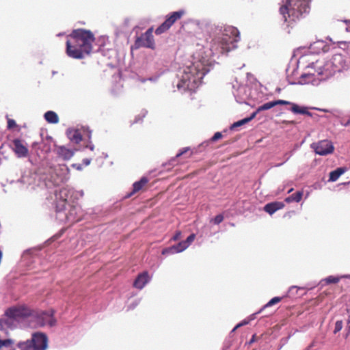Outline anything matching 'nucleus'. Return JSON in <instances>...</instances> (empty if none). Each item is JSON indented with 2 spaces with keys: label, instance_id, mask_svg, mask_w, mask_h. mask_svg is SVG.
<instances>
[{
  "label": "nucleus",
  "instance_id": "nucleus-1",
  "mask_svg": "<svg viewBox=\"0 0 350 350\" xmlns=\"http://www.w3.org/2000/svg\"><path fill=\"white\" fill-rule=\"evenodd\" d=\"M94 41V35L90 30L74 29L67 37L66 53L73 59H83L92 53Z\"/></svg>",
  "mask_w": 350,
  "mask_h": 350
},
{
  "label": "nucleus",
  "instance_id": "nucleus-2",
  "mask_svg": "<svg viewBox=\"0 0 350 350\" xmlns=\"http://www.w3.org/2000/svg\"><path fill=\"white\" fill-rule=\"evenodd\" d=\"M309 10L310 0H285L280 8V13L287 26L293 27L294 23L309 12Z\"/></svg>",
  "mask_w": 350,
  "mask_h": 350
},
{
  "label": "nucleus",
  "instance_id": "nucleus-3",
  "mask_svg": "<svg viewBox=\"0 0 350 350\" xmlns=\"http://www.w3.org/2000/svg\"><path fill=\"white\" fill-rule=\"evenodd\" d=\"M207 70L200 62H196L187 66L177 84L178 90H193L202 82Z\"/></svg>",
  "mask_w": 350,
  "mask_h": 350
},
{
  "label": "nucleus",
  "instance_id": "nucleus-4",
  "mask_svg": "<svg viewBox=\"0 0 350 350\" xmlns=\"http://www.w3.org/2000/svg\"><path fill=\"white\" fill-rule=\"evenodd\" d=\"M240 39L239 30L234 27L225 29L224 33L214 38L211 44V50L213 54L219 55L229 52L234 47V43Z\"/></svg>",
  "mask_w": 350,
  "mask_h": 350
},
{
  "label": "nucleus",
  "instance_id": "nucleus-5",
  "mask_svg": "<svg viewBox=\"0 0 350 350\" xmlns=\"http://www.w3.org/2000/svg\"><path fill=\"white\" fill-rule=\"evenodd\" d=\"M291 105V111L294 113L297 114H307L310 116L311 113L307 110L306 107H300L298 105L291 103L290 101L284 100H276L271 102L266 103L260 106H259L256 111H254L255 113V117L256 116L257 113L260 111L268 110L271 108L276 106V105Z\"/></svg>",
  "mask_w": 350,
  "mask_h": 350
},
{
  "label": "nucleus",
  "instance_id": "nucleus-6",
  "mask_svg": "<svg viewBox=\"0 0 350 350\" xmlns=\"http://www.w3.org/2000/svg\"><path fill=\"white\" fill-rule=\"evenodd\" d=\"M5 314L9 319L19 322L33 316V310L25 305H19L8 308Z\"/></svg>",
  "mask_w": 350,
  "mask_h": 350
},
{
  "label": "nucleus",
  "instance_id": "nucleus-7",
  "mask_svg": "<svg viewBox=\"0 0 350 350\" xmlns=\"http://www.w3.org/2000/svg\"><path fill=\"white\" fill-rule=\"evenodd\" d=\"M185 14L184 10H179L172 12L166 18V20L155 30L157 35H160L167 31L178 20L180 19Z\"/></svg>",
  "mask_w": 350,
  "mask_h": 350
},
{
  "label": "nucleus",
  "instance_id": "nucleus-8",
  "mask_svg": "<svg viewBox=\"0 0 350 350\" xmlns=\"http://www.w3.org/2000/svg\"><path fill=\"white\" fill-rule=\"evenodd\" d=\"M153 28H149L144 33L137 37L135 41V46L137 49L140 47L154 49L155 46L154 40L152 35Z\"/></svg>",
  "mask_w": 350,
  "mask_h": 350
},
{
  "label": "nucleus",
  "instance_id": "nucleus-9",
  "mask_svg": "<svg viewBox=\"0 0 350 350\" xmlns=\"http://www.w3.org/2000/svg\"><path fill=\"white\" fill-rule=\"evenodd\" d=\"M311 148L314 150L316 154L319 155H327L332 154L334 150L332 142L327 139L312 143Z\"/></svg>",
  "mask_w": 350,
  "mask_h": 350
},
{
  "label": "nucleus",
  "instance_id": "nucleus-10",
  "mask_svg": "<svg viewBox=\"0 0 350 350\" xmlns=\"http://www.w3.org/2000/svg\"><path fill=\"white\" fill-rule=\"evenodd\" d=\"M29 342L33 350H46L48 346V338L46 334L40 332L34 333Z\"/></svg>",
  "mask_w": 350,
  "mask_h": 350
},
{
  "label": "nucleus",
  "instance_id": "nucleus-11",
  "mask_svg": "<svg viewBox=\"0 0 350 350\" xmlns=\"http://www.w3.org/2000/svg\"><path fill=\"white\" fill-rule=\"evenodd\" d=\"M32 317L36 319L37 325L40 327H43L46 325L53 327L56 323V320L53 317V311L42 312L40 314H37L36 315H34L33 313Z\"/></svg>",
  "mask_w": 350,
  "mask_h": 350
},
{
  "label": "nucleus",
  "instance_id": "nucleus-12",
  "mask_svg": "<svg viewBox=\"0 0 350 350\" xmlns=\"http://www.w3.org/2000/svg\"><path fill=\"white\" fill-rule=\"evenodd\" d=\"M14 146V151L18 157H26L28 155V149L25 146L22 142L18 139L13 140Z\"/></svg>",
  "mask_w": 350,
  "mask_h": 350
},
{
  "label": "nucleus",
  "instance_id": "nucleus-13",
  "mask_svg": "<svg viewBox=\"0 0 350 350\" xmlns=\"http://www.w3.org/2000/svg\"><path fill=\"white\" fill-rule=\"evenodd\" d=\"M284 207V202L276 201L267 204L264 206V211L269 215H273L275 212L283 208Z\"/></svg>",
  "mask_w": 350,
  "mask_h": 350
},
{
  "label": "nucleus",
  "instance_id": "nucleus-14",
  "mask_svg": "<svg viewBox=\"0 0 350 350\" xmlns=\"http://www.w3.org/2000/svg\"><path fill=\"white\" fill-rule=\"evenodd\" d=\"M148 282V273L147 271H144L137 275L134 281V287L142 289Z\"/></svg>",
  "mask_w": 350,
  "mask_h": 350
},
{
  "label": "nucleus",
  "instance_id": "nucleus-15",
  "mask_svg": "<svg viewBox=\"0 0 350 350\" xmlns=\"http://www.w3.org/2000/svg\"><path fill=\"white\" fill-rule=\"evenodd\" d=\"M148 183V179L146 177H142L139 181H137L133 185L132 191L126 195L127 198H129L135 193L141 191Z\"/></svg>",
  "mask_w": 350,
  "mask_h": 350
},
{
  "label": "nucleus",
  "instance_id": "nucleus-16",
  "mask_svg": "<svg viewBox=\"0 0 350 350\" xmlns=\"http://www.w3.org/2000/svg\"><path fill=\"white\" fill-rule=\"evenodd\" d=\"M57 154L64 160H69L73 156V152L65 146H58Z\"/></svg>",
  "mask_w": 350,
  "mask_h": 350
},
{
  "label": "nucleus",
  "instance_id": "nucleus-17",
  "mask_svg": "<svg viewBox=\"0 0 350 350\" xmlns=\"http://www.w3.org/2000/svg\"><path fill=\"white\" fill-rule=\"evenodd\" d=\"M346 167H338L336 170L332 171L329 173V180L332 182L336 181L338 179V178L346 172Z\"/></svg>",
  "mask_w": 350,
  "mask_h": 350
},
{
  "label": "nucleus",
  "instance_id": "nucleus-18",
  "mask_svg": "<svg viewBox=\"0 0 350 350\" xmlns=\"http://www.w3.org/2000/svg\"><path fill=\"white\" fill-rule=\"evenodd\" d=\"M44 118L51 124H57L59 122V117L57 114L53 111H48L44 113Z\"/></svg>",
  "mask_w": 350,
  "mask_h": 350
},
{
  "label": "nucleus",
  "instance_id": "nucleus-19",
  "mask_svg": "<svg viewBox=\"0 0 350 350\" xmlns=\"http://www.w3.org/2000/svg\"><path fill=\"white\" fill-rule=\"evenodd\" d=\"M78 208L76 206H72L70 209L68 214L67 215V219L70 222H77L81 220V217H77Z\"/></svg>",
  "mask_w": 350,
  "mask_h": 350
},
{
  "label": "nucleus",
  "instance_id": "nucleus-20",
  "mask_svg": "<svg viewBox=\"0 0 350 350\" xmlns=\"http://www.w3.org/2000/svg\"><path fill=\"white\" fill-rule=\"evenodd\" d=\"M303 196V192L302 191H297L291 196H288L285 199V201L288 203H290L291 202H299L301 201Z\"/></svg>",
  "mask_w": 350,
  "mask_h": 350
},
{
  "label": "nucleus",
  "instance_id": "nucleus-21",
  "mask_svg": "<svg viewBox=\"0 0 350 350\" xmlns=\"http://www.w3.org/2000/svg\"><path fill=\"white\" fill-rule=\"evenodd\" d=\"M254 118H255V113H252L250 117L245 118L244 119H242V120H241L239 121H237V122H234L232 125L231 129H233V128H235V127H238V126H242V125H243V124L250 122Z\"/></svg>",
  "mask_w": 350,
  "mask_h": 350
},
{
  "label": "nucleus",
  "instance_id": "nucleus-22",
  "mask_svg": "<svg viewBox=\"0 0 350 350\" xmlns=\"http://www.w3.org/2000/svg\"><path fill=\"white\" fill-rule=\"evenodd\" d=\"M172 247L174 248V253L181 252L187 248V245L183 241H180L177 245H173Z\"/></svg>",
  "mask_w": 350,
  "mask_h": 350
},
{
  "label": "nucleus",
  "instance_id": "nucleus-23",
  "mask_svg": "<svg viewBox=\"0 0 350 350\" xmlns=\"http://www.w3.org/2000/svg\"><path fill=\"white\" fill-rule=\"evenodd\" d=\"M70 139L74 141L75 143L78 144L82 140V135L81 133L76 130L74 131L72 135L71 136Z\"/></svg>",
  "mask_w": 350,
  "mask_h": 350
},
{
  "label": "nucleus",
  "instance_id": "nucleus-24",
  "mask_svg": "<svg viewBox=\"0 0 350 350\" xmlns=\"http://www.w3.org/2000/svg\"><path fill=\"white\" fill-rule=\"evenodd\" d=\"M282 298L280 297H275L272 298L267 304H265L264 308L270 307L276 304H278L282 300Z\"/></svg>",
  "mask_w": 350,
  "mask_h": 350
},
{
  "label": "nucleus",
  "instance_id": "nucleus-25",
  "mask_svg": "<svg viewBox=\"0 0 350 350\" xmlns=\"http://www.w3.org/2000/svg\"><path fill=\"white\" fill-rule=\"evenodd\" d=\"M325 280L327 284H336L339 282V278L334 276H329Z\"/></svg>",
  "mask_w": 350,
  "mask_h": 350
},
{
  "label": "nucleus",
  "instance_id": "nucleus-26",
  "mask_svg": "<svg viewBox=\"0 0 350 350\" xmlns=\"http://www.w3.org/2000/svg\"><path fill=\"white\" fill-rule=\"evenodd\" d=\"M195 238L196 234L193 233L191 234L185 241H183V242H185V245L188 247L191 245V243L194 241Z\"/></svg>",
  "mask_w": 350,
  "mask_h": 350
},
{
  "label": "nucleus",
  "instance_id": "nucleus-27",
  "mask_svg": "<svg viewBox=\"0 0 350 350\" xmlns=\"http://www.w3.org/2000/svg\"><path fill=\"white\" fill-rule=\"evenodd\" d=\"M224 220V216L221 214L216 215L213 219H212V221L215 224H219Z\"/></svg>",
  "mask_w": 350,
  "mask_h": 350
},
{
  "label": "nucleus",
  "instance_id": "nucleus-28",
  "mask_svg": "<svg viewBox=\"0 0 350 350\" xmlns=\"http://www.w3.org/2000/svg\"><path fill=\"white\" fill-rule=\"evenodd\" d=\"M342 321H337L335 323L334 333L336 334L337 332H340L342 329Z\"/></svg>",
  "mask_w": 350,
  "mask_h": 350
},
{
  "label": "nucleus",
  "instance_id": "nucleus-29",
  "mask_svg": "<svg viewBox=\"0 0 350 350\" xmlns=\"http://www.w3.org/2000/svg\"><path fill=\"white\" fill-rule=\"evenodd\" d=\"M17 126V124L14 120L8 118L7 127L8 129H12Z\"/></svg>",
  "mask_w": 350,
  "mask_h": 350
},
{
  "label": "nucleus",
  "instance_id": "nucleus-30",
  "mask_svg": "<svg viewBox=\"0 0 350 350\" xmlns=\"http://www.w3.org/2000/svg\"><path fill=\"white\" fill-rule=\"evenodd\" d=\"M174 248H173L172 246L166 247L163 250L162 254L165 255V254H174Z\"/></svg>",
  "mask_w": 350,
  "mask_h": 350
},
{
  "label": "nucleus",
  "instance_id": "nucleus-31",
  "mask_svg": "<svg viewBox=\"0 0 350 350\" xmlns=\"http://www.w3.org/2000/svg\"><path fill=\"white\" fill-rule=\"evenodd\" d=\"M181 237V232L180 230H178L175 232L174 235L172 237L171 240L176 241L180 239Z\"/></svg>",
  "mask_w": 350,
  "mask_h": 350
},
{
  "label": "nucleus",
  "instance_id": "nucleus-32",
  "mask_svg": "<svg viewBox=\"0 0 350 350\" xmlns=\"http://www.w3.org/2000/svg\"><path fill=\"white\" fill-rule=\"evenodd\" d=\"M222 137V135L220 132H217L214 134V135L211 138L212 142H216L217 140L221 139Z\"/></svg>",
  "mask_w": 350,
  "mask_h": 350
},
{
  "label": "nucleus",
  "instance_id": "nucleus-33",
  "mask_svg": "<svg viewBox=\"0 0 350 350\" xmlns=\"http://www.w3.org/2000/svg\"><path fill=\"white\" fill-rule=\"evenodd\" d=\"M189 150V148H183V150H181L180 151V152H179V153H178V154H176V157H177V158H178V157H180V156H182L183 154H184L185 153H186Z\"/></svg>",
  "mask_w": 350,
  "mask_h": 350
},
{
  "label": "nucleus",
  "instance_id": "nucleus-34",
  "mask_svg": "<svg viewBox=\"0 0 350 350\" xmlns=\"http://www.w3.org/2000/svg\"><path fill=\"white\" fill-rule=\"evenodd\" d=\"M348 312H349V316H348V319H347V329H348L349 332H350V310H348Z\"/></svg>",
  "mask_w": 350,
  "mask_h": 350
},
{
  "label": "nucleus",
  "instance_id": "nucleus-35",
  "mask_svg": "<svg viewBox=\"0 0 350 350\" xmlns=\"http://www.w3.org/2000/svg\"><path fill=\"white\" fill-rule=\"evenodd\" d=\"M245 324H246V323H245V322H243V323H239L238 325H237L234 327V328L233 329V330H232V331H235L238 327H241V326H242L243 325H245Z\"/></svg>",
  "mask_w": 350,
  "mask_h": 350
},
{
  "label": "nucleus",
  "instance_id": "nucleus-36",
  "mask_svg": "<svg viewBox=\"0 0 350 350\" xmlns=\"http://www.w3.org/2000/svg\"><path fill=\"white\" fill-rule=\"evenodd\" d=\"M255 337H256L255 334L252 336V338H251V340L250 341V343H252V342H254L255 341Z\"/></svg>",
  "mask_w": 350,
  "mask_h": 350
},
{
  "label": "nucleus",
  "instance_id": "nucleus-37",
  "mask_svg": "<svg viewBox=\"0 0 350 350\" xmlns=\"http://www.w3.org/2000/svg\"><path fill=\"white\" fill-rule=\"evenodd\" d=\"M66 190L65 189H62L60 190V193L66 192Z\"/></svg>",
  "mask_w": 350,
  "mask_h": 350
},
{
  "label": "nucleus",
  "instance_id": "nucleus-38",
  "mask_svg": "<svg viewBox=\"0 0 350 350\" xmlns=\"http://www.w3.org/2000/svg\"><path fill=\"white\" fill-rule=\"evenodd\" d=\"M349 122H350V118H349V120L348 121V123H349Z\"/></svg>",
  "mask_w": 350,
  "mask_h": 350
}]
</instances>
